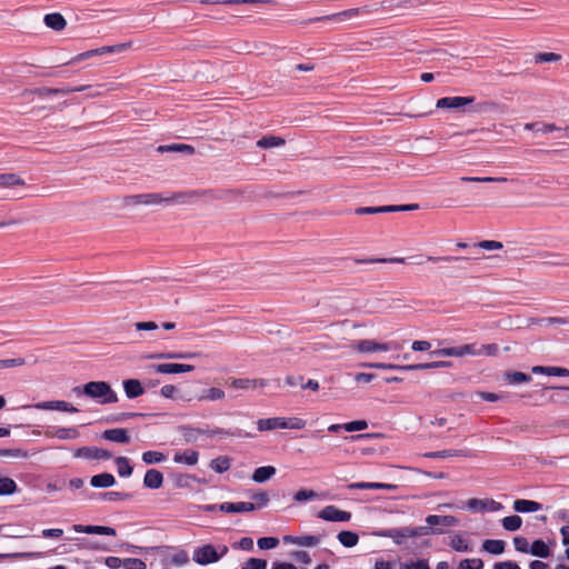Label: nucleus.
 <instances>
[{
	"label": "nucleus",
	"mask_w": 569,
	"mask_h": 569,
	"mask_svg": "<svg viewBox=\"0 0 569 569\" xmlns=\"http://www.w3.org/2000/svg\"><path fill=\"white\" fill-rule=\"evenodd\" d=\"M206 191L189 190L180 192H148L140 194L126 196L122 203L126 207L130 206H170L174 203L186 204L190 203L200 197L204 196Z\"/></svg>",
	"instance_id": "1"
},
{
	"label": "nucleus",
	"mask_w": 569,
	"mask_h": 569,
	"mask_svg": "<svg viewBox=\"0 0 569 569\" xmlns=\"http://www.w3.org/2000/svg\"><path fill=\"white\" fill-rule=\"evenodd\" d=\"M72 391L77 396L83 395L93 399L100 405L116 403L119 400L118 395L106 381H90L82 387H74Z\"/></svg>",
	"instance_id": "2"
},
{
	"label": "nucleus",
	"mask_w": 569,
	"mask_h": 569,
	"mask_svg": "<svg viewBox=\"0 0 569 569\" xmlns=\"http://www.w3.org/2000/svg\"><path fill=\"white\" fill-rule=\"evenodd\" d=\"M228 551L229 548L226 545H203L194 549L193 561L201 566H207L219 561Z\"/></svg>",
	"instance_id": "3"
},
{
	"label": "nucleus",
	"mask_w": 569,
	"mask_h": 569,
	"mask_svg": "<svg viewBox=\"0 0 569 569\" xmlns=\"http://www.w3.org/2000/svg\"><path fill=\"white\" fill-rule=\"evenodd\" d=\"M351 348L359 353H372V352H381L389 350H399L400 346L396 341L390 342H377L370 339L357 340L353 341Z\"/></svg>",
	"instance_id": "4"
},
{
	"label": "nucleus",
	"mask_w": 569,
	"mask_h": 569,
	"mask_svg": "<svg viewBox=\"0 0 569 569\" xmlns=\"http://www.w3.org/2000/svg\"><path fill=\"white\" fill-rule=\"evenodd\" d=\"M431 533L430 527H405V528H393L386 530L382 536L387 538H391L397 543H401V539L411 538L418 536H427Z\"/></svg>",
	"instance_id": "5"
},
{
	"label": "nucleus",
	"mask_w": 569,
	"mask_h": 569,
	"mask_svg": "<svg viewBox=\"0 0 569 569\" xmlns=\"http://www.w3.org/2000/svg\"><path fill=\"white\" fill-rule=\"evenodd\" d=\"M477 343H468L459 347L442 348L432 352L435 356L442 357H463V356H476L477 357Z\"/></svg>",
	"instance_id": "6"
},
{
	"label": "nucleus",
	"mask_w": 569,
	"mask_h": 569,
	"mask_svg": "<svg viewBox=\"0 0 569 569\" xmlns=\"http://www.w3.org/2000/svg\"><path fill=\"white\" fill-rule=\"evenodd\" d=\"M318 517L332 522H347L351 519V513L349 511L340 510L336 506H327L321 511H319Z\"/></svg>",
	"instance_id": "7"
},
{
	"label": "nucleus",
	"mask_w": 569,
	"mask_h": 569,
	"mask_svg": "<svg viewBox=\"0 0 569 569\" xmlns=\"http://www.w3.org/2000/svg\"><path fill=\"white\" fill-rule=\"evenodd\" d=\"M467 508L472 511H500L503 506L493 499L472 498L467 501Z\"/></svg>",
	"instance_id": "8"
},
{
	"label": "nucleus",
	"mask_w": 569,
	"mask_h": 569,
	"mask_svg": "<svg viewBox=\"0 0 569 569\" xmlns=\"http://www.w3.org/2000/svg\"><path fill=\"white\" fill-rule=\"evenodd\" d=\"M475 101V97H445L437 101V108L440 109H461Z\"/></svg>",
	"instance_id": "9"
},
{
	"label": "nucleus",
	"mask_w": 569,
	"mask_h": 569,
	"mask_svg": "<svg viewBox=\"0 0 569 569\" xmlns=\"http://www.w3.org/2000/svg\"><path fill=\"white\" fill-rule=\"evenodd\" d=\"M433 365L431 362L428 363H417V365H392V363H368L366 367L369 368H377V369H383V370H400V371H412V370H422V369H430Z\"/></svg>",
	"instance_id": "10"
},
{
	"label": "nucleus",
	"mask_w": 569,
	"mask_h": 569,
	"mask_svg": "<svg viewBox=\"0 0 569 569\" xmlns=\"http://www.w3.org/2000/svg\"><path fill=\"white\" fill-rule=\"evenodd\" d=\"M363 9L355 8V9H348L338 13H332L323 17H317L313 19H310L309 22H317V21H335V22H341L347 19H351L357 17Z\"/></svg>",
	"instance_id": "11"
},
{
	"label": "nucleus",
	"mask_w": 569,
	"mask_h": 569,
	"mask_svg": "<svg viewBox=\"0 0 569 569\" xmlns=\"http://www.w3.org/2000/svg\"><path fill=\"white\" fill-rule=\"evenodd\" d=\"M111 452L97 447H82L74 452V457L87 459H110Z\"/></svg>",
	"instance_id": "12"
},
{
	"label": "nucleus",
	"mask_w": 569,
	"mask_h": 569,
	"mask_svg": "<svg viewBox=\"0 0 569 569\" xmlns=\"http://www.w3.org/2000/svg\"><path fill=\"white\" fill-rule=\"evenodd\" d=\"M33 407L39 410H60L71 413L78 412V409L74 406L63 400L38 402Z\"/></svg>",
	"instance_id": "13"
},
{
	"label": "nucleus",
	"mask_w": 569,
	"mask_h": 569,
	"mask_svg": "<svg viewBox=\"0 0 569 569\" xmlns=\"http://www.w3.org/2000/svg\"><path fill=\"white\" fill-rule=\"evenodd\" d=\"M72 529L76 532H83V533H89V535L116 536V530L111 527H106V526L73 525Z\"/></svg>",
	"instance_id": "14"
},
{
	"label": "nucleus",
	"mask_w": 569,
	"mask_h": 569,
	"mask_svg": "<svg viewBox=\"0 0 569 569\" xmlns=\"http://www.w3.org/2000/svg\"><path fill=\"white\" fill-rule=\"evenodd\" d=\"M259 431H271L276 429H286L283 417L262 418L257 421Z\"/></svg>",
	"instance_id": "15"
},
{
	"label": "nucleus",
	"mask_w": 569,
	"mask_h": 569,
	"mask_svg": "<svg viewBox=\"0 0 569 569\" xmlns=\"http://www.w3.org/2000/svg\"><path fill=\"white\" fill-rule=\"evenodd\" d=\"M46 437L48 438H58L62 440H69V439H76L79 437L80 432L78 428L70 427V428H56L53 430H47Z\"/></svg>",
	"instance_id": "16"
},
{
	"label": "nucleus",
	"mask_w": 569,
	"mask_h": 569,
	"mask_svg": "<svg viewBox=\"0 0 569 569\" xmlns=\"http://www.w3.org/2000/svg\"><path fill=\"white\" fill-rule=\"evenodd\" d=\"M103 439L118 442V443H129L130 437L128 435L127 429L123 428H114L104 430L102 433Z\"/></svg>",
	"instance_id": "17"
},
{
	"label": "nucleus",
	"mask_w": 569,
	"mask_h": 569,
	"mask_svg": "<svg viewBox=\"0 0 569 569\" xmlns=\"http://www.w3.org/2000/svg\"><path fill=\"white\" fill-rule=\"evenodd\" d=\"M427 527L432 530L433 526L453 527L458 525V519L453 516L430 515L426 518Z\"/></svg>",
	"instance_id": "18"
},
{
	"label": "nucleus",
	"mask_w": 569,
	"mask_h": 569,
	"mask_svg": "<svg viewBox=\"0 0 569 569\" xmlns=\"http://www.w3.org/2000/svg\"><path fill=\"white\" fill-rule=\"evenodd\" d=\"M163 483V475L157 469H149L143 478V485L150 489H159Z\"/></svg>",
	"instance_id": "19"
},
{
	"label": "nucleus",
	"mask_w": 569,
	"mask_h": 569,
	"mask_svg": "<svg viewBox=\"0 0 569 569\" xmlns=\"http://www.w3.org/2000/svg\"><path fill=\"white\" fill-rule=\"evenodd\" d=\"M122 385H123L126 396L129 399H134L144 393V389H143L141 382L137 379H127L123 381Z\"/></svg>",
	"instance_id": "20"
},
{
	"label": "nucleus",
	"mask_w": 569,
	"mask_h": 569,
	"mask_svg": "<svg viewBox=\"0 0 569 569\" xmlns=\"http://www.w3.org/2000/svg\"><path fill=\"white\" fill-rule=\"evenodd\" d=\"M268 383L264 379H247V378H240V379H232L231 386L234 389H254V388H263Z\"/></svg>",
	"instance_id": "21"
},
{
	"label": "nucleus",
	"mask_w": 569,
	"mask_h": 569,
	"mask_svg": "<svg viewBox=\"0 0 569 569\" xmlns=\"http://www.w3.org/2000/svg\"><path fill=\"white\" fill-rule=\"evenodd\" d=\"M199 460V453L196 450L188 449L184 451L176 452L173 457V461L177 463H184L188 466H193Z\"/></svg>",
	"instance_id": "22"
},
{
	"label": "nucleus",
	"mask_w": 569,
	"mask_h": 569,
	"mask_svg": "<svg viewBox=\"0 0 569 569\" xmlns=\"http://www.w3.org/2000/svg\"><path fill=\"white\" fill-rule=\"evenodd\" d=\"M397 488L396 485L391 483H382V482H353L348 485V489H359V490H368V489H385V490H395Z\"/></svg>",
	"instance_id": "23"
},
{
	"label": "nucleus",
	"mask_w": 569,
	"mask_h": 569,
	"mask_svg": "<svg viewBox=\"0 0 569 569\" xmlns=\"http://www.w3.org/2000/svg\"><path fill=\"white\" fill-rule=\"evenodd\" d=\"M541 503L532 500L517 499L513 502V509L517 512H536L541 510Z\"/></svg>",
	"instance_id": "24"
},
{
	"label": "nucleus",
	"mask_w": 569,
	"mask_h": 569,
	"mask_svg": "<svg viewBox=\"0 0 569 569\" xmlns=\"http://www.w3.org/2000/svg\"><path fill=\"white\" fill-rule=\"evenodd\" d=\"M44 23L48 28L60 31L64 29L67 21L62 14L54 12L44 16Z\"/></svg>",
	"instance_id": "25"
},
{
	"label": "nucleus",
	"mask_w": 569,
	"mask_h": 569,
	"mask_svg": "<svg viewBox=\"0 0 569 569\" xmlns=\"http://www.w3.org/2000/svg\"><path fill=\"white\" fill-rule=\"evenodd\" d=\"M114 483V477L108 472L96 475L90 479V485L96 488H108L113 486Z\"/></svg>",
	"instance_id": "26"
},
{
	"label": "nucleus",
	"mask_w": 569,
	"mask_h": 569,
	"mask_svg": "<svg viewBox=\"0 0 569 569\" xmlns=\"http://www.w3.org/2000/svg\"><path fill=\"white\" fill-rule=\"evenodd\" d=\"M284 540L301 547H315L320 543V537L309 535L298 537H286Z\"/></svg>",
	"instance_id": "27"
},
{
	"label": "nucleus",
	"mask_w": 569,
	"mask_h": 569,
	"mask_svg": "<svg viewBox=\"0 0 569 569\" xmlns=\"http://www.w3.org/2000/svg\"><path fill=\"white\" fill-rule=\"evenodd\" d=\"M157 151L158 152H184V153H188V154H193L194 153V148L190 144H186V143H173V144H163V146H159L157 148Z\"/></svg>",
	"instance_id": "28"
},
{
	"label": "nucleus",
	"mask_w": 569,
	"mask_h": 569,
	"mask_svg": "<svg viewBox=\"0 0 569 569\" xmlns=\"http://www.w3.org/2000/svg\"><path fill=\"white\" fill-rule=\"evenodd\" d=\"M276 475V468L272 466L259 467L253 471L252 480L258 483L266 482Z\"/></svg>",
	"instance_id": "29"
},
{
	"label": "nucleus",
	"mask_w": 569,
	"mask_h": 569,
	"mask_svg": "<svg viewBox=\"0 0 569 569\" xmlns=\"http://www.w3.org/2000/svg\"><path fill=\"white\" fill-rule=\"evenodd\" d=\"M24 180L16 173H0V188L24 186Z\"/></svg>",
	"instance_id": "30"
},
{
	"label": "nucleus",
	"mask_w": 569,
	"mask_h": 569,
	"mask_svg": "<svg viewBox=\"0 0 569 569\" xmlns=\"http://www.w3.org/2000/svg\"><path fill=\"white\" fill-rule=\"evenodd\" d=\"M471 453L469 450H455V449H447L441 451H433L426 453V457L428 458H450V457H470Z\"/></svg>",
	"instance_id": "31"
},
{
	"label": "nucleus",
	"mask_w": 569,
	"mask_h": 569,
	"mask_svg": "<svg viewBox=\"0 0 569 569\" xmlns=\"http://www.w3.org/2000/svg\"><path fill=\"white\" fill-rule=\"evenodd\" d=\"M181 435L187 442H196L200 436L207 433L204 429L194 428L191 426H182L180 428Z\"/></svg>",
	"instance_id": "32"
},
{
	"label": "nucleus",
	"mask_w": 569,
	"mask_h": 569,
	"mask_svg": "<svg viewBox=\"0 0 569 569\" xmlns=\"http://www.w3.org/2000/svg\"><path fill=\"white\" fill-rule=\"evenodd\" d=\"M506 542L498 539H487L482 542V549L492 555H501L505 551Z\"/></svg>",
	"instance_id": "33"
},
{
	"label": "nucleus",
	"mask_w": 569,
	"mask_h": 569,
	"mask_svg": "<svg viewBox=\"0 0 569 569\" xmlns=\"http://www.w3.org/2000/svg\"><path fill=\"white\" fill-rule=\"evenodd\" d=\"M529 553L540 558H547L550 556V548L547 543L540 539L535 540L530 546Z\"/></svg>",
	"instance_id": "34"
},
{
	"label": "nucleus",
	"mask_w": 569,
	"mask_h": 569,
	"mask_svg": "<svg viewBox=\"0 0 569 569\" xmlns=\"http://www.w3.org/2000/svg\"><path fill=\"white\" fill-rule=\"evenodd\" d=\"M131 43L127 42V43H120V44H114V46H106V47H101V48H98V49H93L91 50L92 51V57L94 56H102V54H106V53H118V52H122L124 50H127L128 48H130Z\"/></svg>",
	"instance_id": "35"
},
{
	"label": "nucleus",
	"mask_w": 569,
	"mask_h": 569,
	"mask_svg": "<svg viewBox=\"0 0 569 569\" xmlns=\"http://www.w3.org/2000/svg\"><path fill=\"white\" fill-rule=\"evenodd\" d=\"M337 538L339 542L347 548L355 547L359 541V536L356 532L348 530L340 531Z\"/></svg>",
	"instance_id": "36"
},
{
	"label": "nucleus",
	"mask_w": 569,
	"mask_h": 569,
	"mask_svg": "<svg viewBox=\"0 0 569 569\" xmlns=\"http://www.w3.org/2000/svg\"><path fill=\"white\" fill-rule=\"evenodd\" d=\"M286 143L284 139L276 136H266L257 141V147L262 149L281 147Z\"/></svg>",
	"instance_id": "37"
},
{
	"label": "nucleus",
	"mask_w": 569,
	"mask_h": 569,
	"mask_svg": "<svg viewBox=\"0 0 569 569\" xmlns=\"http://www.w3.org/2000/svg\"><path fill=\"white\" fill-rule=\"evenodd\" d=\"M231 466V459L226 456L218 457L212 459L210 462V468L218 473H223L229 470Z\"/></svg>",
	"instance_id": "38"
},
{
	"label": "nucleus",
	"mask_w": 569,
	"mask_h": 569,
	"mask_svg": "<svg viewBox=\"0 0 569 569\" xmlns=\"http://www.w3.org/2000/svg\"><path fill=\"white\" fill-rule=\"evenodd\" d=\"M16 481L9 477L0 478V496L12 495L17 491Z\"/></svg>",
	"instance_id": "39"
},
{
	"label": "nucleus",
	"mask_w": 569,
	"mask_h": 569,
	"mask_svg": "<svg viewBox=\"0 0 569 569\" xmlns=\"http://www.w3.org/2000/svg\"><path fill=\"white\" fill-rule=\"evenodd\" d=\"M116 465L118 469V473L120 477H129L132 473V467L130 466V461L126 457L116 458Z\"/></svg>",
	"instance_id": "40"
},
{
	"label": "nucleus",
	"mask_w": 569,
	"mask_h": 569,
	"mask_svg": "<svg viewBox=\"0 0 569 569\" xmlns=\"http://www.w3.org/2000/svg\"><path fill=\"white\" fill-rule=\"evenodd\" d=\"M357 263H405L406 258L396 257V258H369V259H358Z\"/></svg>",
	"instance_id": "41"
},
{
	"label": "nucleus",
	"mask_w": 569,
	"mask_h": 569,
	"mask_svg": "<svg viewBox=\"0 0 569 569\" xmlns=\"http://www.w3.org/2000/svg\"><path fill=\"white\" fill-rule=\"evenodd\" d=\"M502 527L508 531H516L520 529L522 525V519L519 516H508L505 517L502 520Z\"/></svg>",
	"instance_id": "42"
},
{
	"label": "nucleus",
	"mask_w": 569,
	"mask_h": 569,
	"mask_svg": "<svg viewBox=\"0 0 569 569\" xmlns=\"http://www.w3.org/2000/svg\"><path fill=\"white\" fill-rule=\"evenodd\" d=\"M202 3L211 4H244V3H267L269 0H202Z\"/></svg>",
	"instance_id": "43"
},
{
	"label": "nucleus",
	"mask_w": 569,
	"mask_h": 569,
	"mask_svg": "<svg viewBox=\"0 0 569 569\" xmlns=\"http://www.w3.org/2000/svg\"><path fill=\"white\" fill-rule=\"evenodd\" d=\"M142 460L147 465L160 463L166 460V456L160 451H146L142 453Z\"/></svg>",
	"instance_id": "44"
},
{
	"label": "nucleus",
	"mask_w": 569,
	"mask_h": 569,
	"mask_svg": "<svg viewBox=\"0 0 569 569\" xmlns=\"http://www.w3.org/2000/svg\"><path fill=\"white\" fill-rule=\"evenodd\" d=\"M477 357L487 356V357H496L499 352V347L497 343H488V345H477Z\"/></svg>",
	"instance_id": "45"
},
{
	"label": "nucleus",
	"mask_w": 569,
	"mask_h": 569,
	"mask_svg": "<svg viewBox=\"0 0 569 569\" xmlns=\"http://www.w3.org/2000/svg\"><path fill=\"white\" fill-rule=\"evenodd\" d=\"M29 94H36L39 97L56 96L57 90H54V88L42 87L34 89H26L22 91V97H28Z\"/></svg>",
	"instance_id": "46"
},
{
	"label": "nucleus",
	"mask_w": 569,
	"mask_h": 569,
	"mask_svg": "<svg viewBox=\"0 0 569 569\" xmlns=\"http://www.w3.org/2000/svg\"><path fill=\"white\" fill-rule=\"evenodd\" d=\"M150 368L159 373H167V375L179 373V363L152 365V366H150Z\"/></svg>",
	"instance_id": "47"
},
{
	"label": "nucleus",
	"mask_w": 569,
	"mask_h": 569,
	"mask_svg": "<svg viewBox=\"0 0 569 569\" xmlns=\"http://www.w3.org/2000/svg\"><path fill=\"white\" fill-rule=\"evenodd\" d=\"M506 377L510 383H523L529 382L531 380V377L525 372L521 371H512L507 372Z\"/></svg>",
	"instance_id": "48"
},
{
	"label": "nucleus",
	"mask_w": 569,
	"mask_h": 569,
	"mask_svg": "<svg viewBox=\"0 0 569 569\" xmlns=\"http://www.w3.org/2000/svg\"><path fill=\"white\" fill-rule=\"evenodd\" d=\"M121 88V84L119 83H103V84H98L97 86V89L91 92L89 96L90 97H99L106 92H109V91H113V90H119Z\"/></svg>",
	"instance_id": "49"
},
{
	"label": "nucleus",
	"mask_w": 569,
	"mask_h": 569,
	"mask_svg": "<svg viewBox=\"0 0 569 569\" xmlns=\"http://www.w3.org/2000/svg\"><path fill=\"white\" fill-rule=\"evenodd\" d=\"M461 181L466 182H507L508 179L506 177H462Z\"/></svg>",
	"instance_id": "50"
},
{
	"label": "nucleus",
	"mask_w": 569,
	"mask_h": 569,
	"mask_svg": "<svg viewBox=\"0 0 569 569\" xmlns=\"http://www.w3.org/2000/svg\"><path fill=\"white\" fill-rule=\"evenodd\" d=\"M224 398V391L219 388H210L206 391L204 395H202L199 399L200 400H221Z\"/></svg>",
	"instance_id": "51"
},
{
	"label": "nucleus",
	"mask_w": 569,
	"mask_h": 569,
	"mask_svg": "<svg viewBox=\"0 0 569 569\" xmlns=\"http://www.w3.org/2000/svg\"><path fill=\"white\" fill-rule=\"evenodd\" d=\"M0 457H9V458H28V451L19 448L14 449H0Z\"/></svg>",
	"instance_id": "52"
},
{
	"label": "nucleus",
	"mask_w": 569,
	"mask_h": 569,
	"mask_svg": "<svg viewBox=\"0 0 569 569\" xmlns=\"http://www.w3.org/2000/svg\"><path fill=\"white\" fill-rule=\"evenodd\" d=\"M483 561L479 558L463 559L460 561L458 569H482Z\"/></svg>",
	"instance_id": "53"
},
{
	"label": "nucleus",
	"mask_w": 569,
	"mask_h": 569,
	"mask_svg": "<svg viewBox=\"0 0 569 569\" xmlns=\"http://www.w3.org/2000/svg\"><path fill=\"white\" fill-rule=\"evenodd\" d=\"M343 430L348 432L352 431H361L368 428V422L366 420H355L347 423H342Z\"/></svg>",
	"instance_id": "54"
},
{
	"label": "nucleus",
	"mask_w": 569,
	"mask_h": 569,
	"mask_svg": "<svg viewBox=\"0 0 569 569\" xmlns=\"http://www.w3.org/2000/svg\"><path fill=\"white\" fill-rule=\"evenodd\" d=\"M160 393L162 397L168 399H181L186 400L184 397L178 395V390L173 385H166L161 388Z\"/></svg>",
	"instance_id": "55"
},
{
	"label": "nucleus",
	"mask_w": 569,
	"mask_h": 569,
	"mask_svg": "<svg viewBox=\"0 0 569 569\" xmlns=\"http://www.w3.org/2000/svg\"><path fill=\"white\" fill-rule=\"evenodd\" d=\"M284 422H286V429L300 430V429H303L307 425V421L299 417L284 418Z\"/></svg>",
	"instance_id": "56"
},
{
	"label": "nucleus",
	"mask_w": 569,
	"mask_h": 569,
	"mask_svg": "<svg viewBox=\"0 0 569 569\" xmlns=\"http://www.w3.org/2000/svg\"><path fill=\"white\" fill-rule=\"evenodd\" d=\"M399 569H431L428 560L419 559L417 561L401 563Z\"/></svg>",
	"instance_id": "57"
},
{
	"label": "nucleus",
	"mask_w": 569,
	"mask_h": 569,
	"mask_svg": "<svg viewBox=\"0 0 569 569\" xmlns=\"http://www.w3.org/2000/svg\"><path fill=\"white\" fill-rule=\"evenodd\" d=\"M257 543L260 549H272L279 545V539L274 537H263L258 539Z\"/></svg>",
	"instance_id": "58"
},
{
	"label": "nucleus",
	"mask_w": 569,
	"mask_h": 569,
	"mask_svg": "<svg viewBox=\"0 0 569 569\" xmlns=\"http://www.w3.org/2000/svg\"><path fill=\"white\" fill-rule=\"evenodd\" d=\"M450 547L456 551H468L469 547L466 540L460 536L452 537L450 541Z\"/></svg>",
	"instance_id": "59"
},
{
	"label": "nucleus",
	"mask_w": 569,
	"mask_h": 569,
	"mask_svg": "<svg viewBox=\"0 0 569 569\" xmlns=\"http://www.w3.org/2000/svg\"><path fill=\"white\" fill-rule=\"evenodd\" d=\"M123 567L126 569H146L147 566L141 559L127 558L123 559Z\"/></svg>",
	"instance_id": "60"
},
{
	"label": "nucleus",
	"mask_w": 569,
	"mask_h": 569,
	"mask_svg": "<svg viewBox=\"0 0 569 569\" xmlns=\"http://www.w3.org/2000/svg\"><path fill=\"white\" fill-rule=\"evenodd\" d=\"M171 562L176 566H184L189 562V556L184 550H179L171 557Z\"/></svg>",
	"instance_id": "61"
},
{
	"label": "nucleus",
	"mask_w": 569,
	"mask_h": 569,
	"mask_svg": "<svg viewBox=\"0 0 569 569\" xmlns=\"http://www.w3.org/2000/svg\"><path fill=\"white\" fill-rule=\"evenodd\" d=\"M513 545L517 551L529 553L530 546L526 538L523 537H515L513 538Z\"/></svg>",
	"instance_id": "62"
},
{
	"label": "nucleus",
	"mask_w": 569,
	"mask_h": 569,
	"mask_svg": "<svg viewBox=\"0 0 569 569\" xmlns=\"http://www.w3.org/2000/svg\"><path fill=\"white\" fill-rule=\"evenodd\" d=\"M316 497H317V493L313 490L302 489V490H299L295 495V500L298 502H305V501L315 499Z\"/></svg>",
	"instance_id": "63"
},
{
	"label": "nucleus",
	"mask_w": 569,
	"mask_h": 569,
	"mask_svg": "<svg viewBox=\"0 0 569 569\" xmlns=\"http://www.w3.org/2000/svg\"><path fill=\"white\" fill-rule=\"evenodd\" d=\"M247 569H267V561L259 558H250L246 562Z\"/></svg>",
	"instance_id": "64"
}]
</instances>
